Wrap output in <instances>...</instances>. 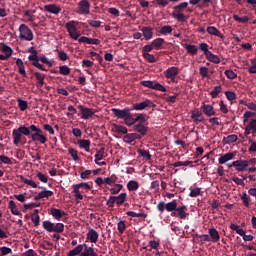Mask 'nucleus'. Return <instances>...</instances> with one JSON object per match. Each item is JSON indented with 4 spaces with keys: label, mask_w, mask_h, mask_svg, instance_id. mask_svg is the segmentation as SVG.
<instances>
[{
    "label": "nucleus",
    "mask_w": 256,
    "mask_h": 256,
    "mask_svg": "<svg viewBox=\"0 0 256 256\" xmlns=\"http://www.w3.org/2000/svg\"><path fill=\"white\" fill-rule=\"evenodd\" d=\"M156 209L158 212H160V214H163L165 211L172 212V217L178 218L180 220H185L187 217H189L187 206H177V201L175 200L168 203L160 201V203L156 205Z\"/></svg>",
    "instance_id": "nucleus-1"
},
{
    "label": "nucleus",
    "mask_w": 256,
    "mask_h": 256,
    "mask_svg": "<svg viewBox=\"0 0 256 256\" xmlns=\"http://www.w3.org/2000/svg\"><path fill=\"white\" fill-rule=\"evenodd\" d=\"M98 256L97 252H95V249L92 247L86 245L85 243L76 246L73 250H70L68 252V256Z\"/></svg>",
    "instance_id": "nucleus-2"
},
{
    "label": "nucleus",
    "mask_w": 256,
    "mask_h": 256,
    "mask_svg": "<svg viewBox=\"0 0 256 256\" xmlns=\"http://www.w3.org/2000/svg\"><path fill=\"white\" fill-rule=\"evenodd\" d=\"M187 7H189L188 2H182L178 5L173 6L174 11L172 12V18L177 20L178 22H186L189 19V16L184 15L182 12H184Z\"/></svg>",
    "instance_id": "nucleus-3"
},
{
    "label": "nucleus",
    "mask_w": 256,
    "mask_h": 256,
    "mask_svg": "<svg viewBox=\"0 0 256 256\" xmlns=\"http://www.w3.org/2000/svg\"><path fill=\"white\" fill-rule=\"evenodd\" d=\"M33 142H40V144L47 143V137L44 136V131L35 125H30V135H28Z\"/></svg>",
    "instance_id": "nucleus-4"
},
{
    "label": "nucleus",
    "mask_w": 256,
    "mask_h": 256,
    "mask_svg": "<svg viewBox=\"0 0 256 256\" xmlns=\"http://www.w3.org/2000/svg\"><path fill=\"white\" fill-rule=\"evenodd\" d=\"M22 135L28 137L30 135V127L21 126L13 130V144L16 146L22 141Z\"/></svg>",
    "instance_id": "nucleus-5"
},
{
    "label": "nucleus",
    "mask_w": 256,
    "mask_h": 256,
    "mask_svg": "<svg viewBox=\"0 0 256 256\" xmlns=\"http://www.w3.org/2000/svg\"><path fill=\"white\" fill-rule=\"evenodd\" d=\"M42 227L45 229V231H47L49 233L55 232L57 234H62L64 232V224L63 223L54 224L49 220H45L44 223H42Z\"/></svg>",
    "instance_id": "nucleus-6"
},
{
    "label": "nucleus",
    "mask_w": 256,
    "mask_h": 256,
    "mask_svg": "<svg viewBox=\"0 0 256 256\" xmlns=\"http://www.w3.org/2000/svg\"><path fill=\"white\" fill-rule=\"evenodd\" d=\"M18 32H20L19 38L21 41H33V32L27 25L21 24L18 28Z\"/></svg>",
    "instance_id": "nucleus-7"
},
{
    "label": "nucleus",
    "mask_w": 256,
    "mask_h": 256,
    "mask_svg": "<svg viewBox=\"0 0 256 256\" xmlns=\"http://www.w3.org/2000/svg\"><path fill=\"white\" fill-rule=\"evenodd\" d=\"M141 85L154 91L167 92V88L157 81L144 80L141 81Z\"/></svg>",
    "instance_id": "nucleus-8"
},
{
    "label": "nucleus",
    "mask_w": 256,
    "mask_h": 256,
    "mask_svg": "<svg viewBox=\"0 0 256 256\" xmlns=\"http://www.w3.org/2000/svg\"><path fill=\"white\" fill-rule=\"evenodd\" d=\"M156 107V104L153 103L150 99H146L144 100V102L141 103H136V104H132V110H136V111H142L146 108H150L153 109Z\"/></svg>",
    "instance_id": "nucleus-9"
},
{
    "label": "nucleus",
    "mask_w": 256,
    "mask_h": 256,
    "mask_svg": "<svg viewBox=\"0 0 256 256\" xmlns=\"http://www.w3.org/2000/svg\"><path fill=\"white\" fill-rule=\"evenodd\" d=\"M112 113L114 114L117 119H126V118H132L131 117V108H112Z\"/></svg>",
    "instance_id": "nucleus-10"
},
{
    "label": "nucleus",
    "mask_w": 256,
    "mask_h": 256,
    "mask_svg": "<svg viewBox=\"0 0 256 256\" xmlns=\"http://www.w3.org/2000/svg\"><path fill=\"white\" fill-rule=\"evenodd\" d=\"M79 112H81V119L88 120L91 119L96 111L93 108H87L82 105L78 106Z\"/></svg>",
    "instance_id": "nucleus-11"
},
{
    "label": "nucleus",
    "mask_w": 256,
    "mask_h": 256,
    "mask_svg": "<svg viewBox=\"0 0 256 256\" xmlns=\"http://www.w3.org/2000/svg\"><path fill=\"white\" fill-rule=\"evenodd\" d=\"M66 29H68L69 37L74 41L80 38V33L76 30V26H74V21H69L68 24H66Z\"/></svg>",
    "instance_id": "nucleus-12"
},
{
    "label": "nucleus",
    "mask_w": 256,
    "mask_h": 256,
    "mask_svg": "<svg viewBox=\"0 0 256 256\" xmlns=\"http://www.w3.org/2000/svg\"><path fill=\"white\" fill-rule=\"evenodd\" d=\"M79 15H88L90 14V2L88 0H81L79 1Z\"/></svg>",
    "instance_id": "nucleus-13"
},
{
    "label": "nucleus",
    "mask_w": 256,
    "mask_h": 256,
    "mask_svg": "<svg viewBox=\"0 0 256 256\" xmlns=\"http://www.w3.org/2000/svg\"><path fill=\"white\" fill-rule=\"evenodd\" d=\"M231 166L236 168L238 172H245L247 171L248 161L247 160H236L235 162L231 163Z\"/></svg>",
    "instance_id": "nucleus-14"
},
{
    "label": "nucleus",
    "mask_w": 256,
    "mask_h": 256,
    "mask_svg": "<svg viewBox=\"0 0 256 256\" xmlns=\"http://www.w3.org/2000/svg\"><path fill=\"white\" fill-rule=\"evenodd\" d=\"M40 58H42V57H39L38 54H32V55L28 56V61H32L33 67L37 68L38 70L46 71L44 68V65H42L38 62V59H40Z\"/></svg>",
    "instance_id": "nucleus-15"
},
{
    "label": "nucleus",
    "mask_w": 256,
    "mask_h": 256,
    "mask_svg": "<svg viewBox=\"0 0 256 256\" xmlns=\"http://www.w3.org/2000/svg\"><path fill=\"white\" fill-rule=\"evenodd\" d=\"M190 119H192L194 123H202L204 121V116L203 113L198 108H196L190 113Z\"/></svg>",
    "instance_id": "nucleus-16"
},
{
    "label": "nucleus",
    "mask_w": 256,
    "mask_h": 256,
    "mask_svg": "<svg viewBox=\"0 0 256 256\" xmlns=\"http://www.w3.org/2000/svg\"><path fill=\"white\" fill-rule=\"evenodd\" d=\"M164 74H165L166 79H171L172 82H175V78L178 75V68L175 66H172V67L166 69Z\"/></svg>",
    "instance_id": "nucleus-17"
},
{
    "label": "nucleus",
    "mask_w": 256,
    "mask_h": 256,
    "mask_svg": "<svg viewBox=\"0 0 256 256\" xmlns=\"http://www.w3.org/2000/svg\"><path fill=\"white\" fill-rule=\"evenodd\" d=\"M202 114L206 115L207 117L216 116V111H214V107L209 104H204L200 107Z\"/></svg>",
    "instance_id": "nucleus-18"
},
{
    "label": "nucleus",
    "mask_w": 256,
    "mask_h": 256,
    "mask_svg": "<svg viewBox=\"0 0 256 256\" xmlns=\"http://www.w3.org/2000/svg\"><path fill=\"white\" fill-rule=\"evenodd\" d=\"M144 136L141 134H137V133H129L126 134L123 138L124 143H132L135 140H141Z\"/></svg>",
    "instance_id": "nucleus-19"
},
{
    "label": "nucleus",
    "mask_w": 256,
    "mask_h": 256,
    "mask_svg": "<svg viewBox=\"0 0 256 256\" xmlns=\"http://www.w3.org/2000/svg\"><path fill=\"white\" fill-rule=\"evenodd\" d=\"M86 240L90 241V243H97L98 241V232L95 229H88V233H86Z\"/></svg>",
    "instance_id": "nucleus-20"
},
{
    "label": "nucleus",
    "mask_w": 256,
    "mask_h": 256,
    "mask_svg": "<svg viewBox=\"0 0 256 256\" xmlns=\"http://www.w3.org/2000/svg\"><path fill=\"white\" fill-rule=\"evenodd\" d=\"M50 215H52V217H54V219H56L57 221H61V218L66 216V212L61 209L50 208Z\"/></svg>",
    "instance_id": "nucleus-21"
},
{
    "label": "nucleus",
    "mask_w": 256,
    "mask_h": 256,
    "mask_svg": "<svg viewBox=\"0 0 256 256\" xmlns=\"http://www.w3.org/2000/svg\"><path fill=\"white\" fill-rule=\"evenodd\" d=\"M108 198L115 200L117 202V206L121 207L124 203H126L127 200V194L126 193H120L118 196H109Z\"/></svg>",
    "instance_id": "nucleus-22"
},
{
    "label": "nucleus",
    "mask_w": 256,
    "mask_h": 256,
    "mask_svg": "<svg viewBox=\"0 0 256 256\" xmlns=\"http://www.w3.org/2000/svg\"><path fill=\"white\" fill-rule=\"evenodd\" d=\"M206 32L209 35H212L214 37H218L221 39H225V35L221 34V32L219 31L218 28L214 27V26H209L206 28Z\"/></svg>",
    "instance_id": "nucleus-23"
},
{
    "label": "nucleus",
    "mask_w": 256,
    "mask_h": 256,
    "mask_svg": "<svg viewBox=\"0 0 256 256\" xmlns=\"http://www.w3.org/2000/svg\"><path fill=\"white\" fill-rule=\"evenodd\" d=\"M148 124H136L134 125V131L141 134V136H146L148 134L149 128Z\"/></svg>",
    "instance_id": "nucleus-24"
},
{
    "label": "nucleus",
    "mask_w": 256,
    "mask_h": 256,
    "mask_svg": "<svg viewBox=\"0 0 256 256\" xmlns=\"http://www.w3.org/2000/svg\"><path fill=\"white\" fill-rule=\"evenodd\" d=\"M142 37H144V40L149 41L153 39V28L146 26L142 27Z\"/></svg>",
    "instance_id": "nucleus-25"
},
{
    "label": "nucleus",
    "mask_w": 256,
    "mask_h": 256,
    "mask_svg": "<svg viewBox=\"0 0 256 256\" xmlns=\"http://www.w3.org/2000/svg\"><path fill=\"white\" fill-rule=\"evenodd\" d=\"M235 158V154L233 152H228L226 154L221 155L218 159V163L223 165L227 163L228 161H231Z\"/></svg>",
    "instance_id": "nucleus-26"
},
{
    "label": "nucleus",
    "mask_w": 256,
    "mask_h": 256,
    "mask_svg": "<svg viewBox=\"0 0 256 256\" xmlns=\"http://www.w3.org/2000/svg\"><path fill=\"white\" fill-rule=\"evenodd\" d=\"M79 43H86L88 45H99L100 40L96 38H88L86 36H82L81 38L77 39Z\"/></svg>",
    "instance_id": "nucleus-27"
},
{
    "label": "nucleus",
    "mask_w": 256,
    "mask_h": 256,
    "mask_svg": "<svg viewBox=\"0 0 256 256\" xmlns=\"http://www.w3.org/2000/svg\"><path fill=\"white\" fill-rule=\"evenodd\" d=\"M44 11H47L50 14L57 15L61 12V8L59 6H56V4H50L44 6Z\"/></svg>",
    "instance_id": "nucleus-28"
},
{
    "label": "nucleus",
    "mask_w": 256,
    "mask_h": 256,
    "mask_svg": "<svg viewBox=\"0 0 256 256\" xmlns=\"http://www.w3.org/2000/svg\"><path fill=\"white\" fill-rule=\"evenodd\" d=\"M163 44H165L164 38H156L153 40V42H151V44H149L147 46H153L154 49L160 50V49H163Z\"/></svg>",
    "instance_id": "nucleus-29"
},
{
    "label": "nucleus",
    "mask_w": 256,
    "mask_h": 256,
    "mask_svg": "<svg viewBox=\"0 0 256 256\" xmlns=\"http://www.w3.org/2000/svg\"><path fill=\"white\" fill-rule=\"evenodd\" d=\"M208 234L207 236H209L212 239V243H218L219 242V232L218 230H216L215 228H211L208 230Z\"/></svg>",
    "instance_id": "nucleus-30"
},
{
    "label": "nucleus",
    "mask_w": 256,
    "mask_h": 256,
    "mask_svg": "<svg viewBox=\"0 0 256 256\" xmlns=\"http://www.w3.org/2000/svg\"><path fill=\"white\" fill-rule=\"evenodd\" d=\"M118 179L119 178L115 174H112L106 178H103L105 185H108V186L120 185V184H115V183H117Z\"/></svg>",
    "instance_id": "nucleus-31"
},
{
    "label": "nucleus",
    "mask_w": 256,
    "mask_h": 256,
    "mask_svg": "<svg viewBox=\"0 0 256 256\" xmlns=\"http://www.w3.org/2000/svg\"><path fill=\"white\" fill-rule=\"evenodd\" d=\"M8 209H10V212L13 215H16V216L22 215V213H20V211H18V207H17V204L15 203V201H10L8 203Z\"/></svg>",
    "instance_id": "nucleus-32"
},
{
    "label": "nucleus",
    "mask_w": 256,
    "mask_h": 256,
    "mask_svg": "<svg viewBox=\"0 0 256 256\" xmlns=\"http://www.w3.org/2000/svg\"><path fill=\"white\" fill-rule=\"evenodd\" d=\"M79 149H84L86 152H90L91 142L90 140H78Z\"/></svg>",
    "instance_id": "nucleus-33"
},
{
    "label": "nucleus",
    "mask_w": 256,
    "mask_h": 256,
    "mask_svg": "<svg viewBox=\"0 0 256 256\" xmlns=\"http://www.w3.org/2000/svg\"><path fill=\"white\" fill-rule=\"evenodd\" d=\"M204 55L206 56V59L209 62H212L214 64H219L221 62L218 55H214L213 52L212 53H204Z\"/></svg>",
    "instance_id": "nucleus-34"
},
{
    "label": "nucleus",
    "mask_w": 256,
    "mask_h": 256,
    "mask_svg": "<svg viewBox=\"0 0 256 256\" xmlns=\"http://www.w3.org/2000/svg\"><path fill=\"white\" fill-rule=\"evenodd\" d=\"M33 76H35V79L37 80V87L40 88L44 86V79L45 75L39 72L33 73Z\"/></svg>",
    "instance_id": "nucleus-35"
},
{
    "label": "nucleus",
    "mask_w": 256,
    "mask_h": 256,
    "mask_svg": "<svg viewBox=\"0 0 256 256\" xmlns=\"http://www.w3.org/2000/svg\"><path fill=\"white\" fill-rule=\"evenodd\" d=\"M139 189V183L137 181L131 180L127 182V190L129 192H136Z\"/></svg>",
    "instance_id": "nucleus-36"
},
{
    "label": "nucleus",
    "mask_w": 256,
    "mask_h": 256,
    "mask_svg": "<svg viewBox=\"0 0 256 256\" xmlns=\"http://www.w3.org/2000/svg\"><path fill=\"white\" fill-rule=\"evenodd\" d=\"M197 164V163H199V160H196V161H185V162H183V161H178V162H175V163H173V167H175V168H178V167H188L189 165H192V164Z\"/></svg>",
    "instance_id": "nucleus-37"
},
{
    "label": "nucleus",
    "mask_w": 256,
    "mask_h": 256,
    "mask_svg": "<svg viewBox=\"0 0 256 256\" xmlns=\"http://www.w3.org/2000/svg\"><path fill=\"white\" fill-rule=\"evenodd\" d=\"M53 73H59L62 76H68L71 73V69L66 65L59 66V71H54Z\"/></svg>",
    "instance_id": "nucleus-38"
},
{
    "label": "nucleus",
    "mask_w": 256,
    "mask_h": 256,
    "mask_svg": "<svg viewBox=\"0 0 256 256\" xmlns=\"http://www.w3.org/2000/svg\"><path fill=\"white\" fill-rule=\"evenodd\" d=\"M38 189L44 190L37 194L38 197L50 198V197H52V195H54V192L45 190L44 186H40V187H38Z\"/></svg>",
    "instance_id": "nucleus-39"
},
{
    "label": "nucleus",
    "mask_w": 256,
    "mask_h": 256,
    "mask_svg": "<svg viewBox=\"0 0 256 256\" xmlns=\"http://www.w3.org/2000/svg\"><path fill=\"white\" fill-rule=\"evenodd\" d=\"M32 223L33 226L38 227L40 224V216H39V210L35 209L32 214Z\"/></svg>",
    "instance_id": "nucleus-40"
},
{
    "label": "nucleus",
    "mask_w": 256,
    "mask_h": 256,
    "mask_svg": "<svg viewBox=\"0 0 256 256\" xmlns=\"http://www.w3.org/2000/svg\"><path fill=\"white\" fill-rule=\"evenodd\" d=\"M80 188H84L88 191L91 190V186L86 182H81L79 184H74L73 185V191H80Z\"/></svg>",
    "instance_id": "nucleus-41"
},
{
    "label": "nucleus",
    "mask_w": 256,
    "mask_h": 256,
    "mask_svg": "<svg viewBox=\"0 0 256 256\" xmlns=\"http://www.w3.org/2000/svg\"><path fill=\"white\" fill-rule=\"evenodd\" d=\"M237 140L238 136H236L235 134H231L228 137L223 138V144H233L236 143Z\"/></svg>",
    "instance_id": "nucleus-42"
},
{
    "label": "nucleus",
    "mask_w": 256,
    "mask_h": 256,
    "mask_svg": "<svg viewBox=\"0 0 256 256\" xmlns=\"http://www.w3.org/2000/svg\"><path fill=\"white\" fill-rule=\"evenodd\" d=\"M125 215H127V217H132V218H146V217H148L147 214L136 213L134 211H127V212H125Z\"/></svg>",
    "instance_id": "nucleus-43"
},
{
    "label": "nucleus",
    "mask_w": 256,
    "mask_h": 256,
    "mask_svg": "<svg viewBox=\"0 0 256 256\" xmlns=\"http://www.w3.org/2000/svg\"><path fill=\"white\" fill-rule=\"evenodd\" d=\"M21 183H25L26 185L32 187V188H39L40 186L37 185L33 180H28L24 176H20Z\"/></svg>",
    "instance_id": "nucleus-44"
},
{
    "label": "nucleus",
    "mask_w": 256,
    "mask_h": 256,
    "mask_svg": "<svg viewBox=\"0 0 256 256\" xmlns=\"http://www.w3.org/2000/svg\"><path fill=\"white\" fill-rule=\"evenodd\" d=\"M240 199L245 207H250L251 199L250 196L247 195V192H243V194L240 196Z\"/></svg>",
    "instance_id": "nucleus-45"
},
{
    "label": "nucleus",
    "mask_w": 256,
    "mask_h": 256,
    "mask_svg": "<svg viewBox=\"0 0 256 256\" xmlns=\"http://www.w3.org/2000/svg\"><path fill=\"white\" fill-rule=\"evenodd\" d=\"M180 0H156V5L160 8H165L170 4V2L177 3Z\"/></svg>",
    "instance_id": "nucleus-46"
},
{
    "label": "nucleus",
    "mask_w": 256,
    "mask_h": 256,
    "mask_svg": "<svg viewBox=\"0 0 256 256\" xmlns=\"http://www.w3.org/2000/svg\"><path fill=\"white\" fill-rule=\"evenodd\" d=\"M185 50L190 55H197L198 48L195 45L185 44Z\"/></svg>",
    "instance_id": "nucleus-47"
},
{
    "label": "nucleus",
    "mask_w": 256,
    "mask_h": 256,
    "mask_svg": "<svg viewBox=\"0 0 256 256\" xmlns=\"http://www.w3.org/2000/svg\"><path fill=\"white\" fill-rule=\"evenodd\" d=\"M33 14H35V10L28 9V10H25V11H24V16H25L26 18H28V19H27L28 22H33V21H35V16H34Z\"/></svg>",
    "instance_id": "nucleus-48"
},
{
    "label": "nucleus",
    "mask_w": 256,
    "mask_h": 256,
    "mask_svg": "<svg viewBox=\"0 0 256 256\" xmlns=\"http://www.w3.org/2000/svg\"><path fill=\"white\" fill-rule=\"evenodd\" d=\"M221 91H222L221 86H214V88L209 93V95L212 97V99H216L218 97L219 93H221Z\"/></svg>",
    "instance_id": "nucleus-49"
},
{
    "label": "nucleus",
    "mask_w": 256,
    "mask_h": 256,
    "mask_svg": "<svg viewBox=\"0 0 256 256\" xmlns=\"http://www.w3.org/2000/svg\"><path fill=\"white\" fill-rule=\"evenodd\" d=\"M137 154H139V156H141L142 158L146 159V161L151 160V154H149V152L144 149H137Z\"/></svg>",
    "instance_id": "nucleus-50"
},
{
    "label": "nucleus",
    "mask_w": 256,
    "mask_h": 256,
    "mask_svg": "<svg viewBox=\"0 0 256 256\" xmlns=\"http://www.w3.org/2000/svg\"><path fill=\"white\" fill-rule=\"evenodd\" d=\"M0 51L8 55L13 54V50L10 48V46H7L5 43L0 44Z\"/></svg>",
    "instance_id": "nucleus-51"
},
{
    "label": "nucleus",
    "mask_w": 256,
    "mask_h": 256,
    "mask_svg": "<svg viewBox=\"0 0 256 256\" xmlns=\"http://www.w3.org/2000/svg\"><path fill=\"white\" fill-rule=\"evenodd\" d=\"M114 187L110 188V194L117 195L121 193V190L123 188L122 184H115Z\"/></svg>",
    "instance_id": "nucleus-52"
},
{
    "label": "nucleus",
    "mask_w": 256,
    "mask_h": 256,
    "mask_svg": "<svg viewBox=\"0 0 256 256\" xmlns=\"http://www.w3.org/2000/svg\"><path fill=\"white\" fill-rule=\"evenodd\" d=\"M133 120L139 122L137 125H148V123H146L147 119L143 114H137L136 118H133Z\"/></svg>",
    "instance_id": "nucleus-53"
},
{
    "label": "nucleus",
    "mask_w": 256,
    "mask_h": 256,
    "mask_svg": "<svg viewBox=\"0 0 256 256\" xmlns=\"http://www.w3.org/2000/svg\"><path fill=\"white\" fill-rule=\"evenodd\" d=\"M172 26L166 25V26H162L160 28V34L161 35H168V34H172Z\"/></svg>",
    "instance_id": "nucleus-54"
},
{
    "label": "nucleus",
    "mask_w": 256,
    "mask_h": 256,
    "mask_svg": "<svg viewBox=\"0 0 256 256\" xmlns=\"http://www.w3.org/2000/svg\"><path fill=\"white\" fill-rule=\"evenodd\" d=\"M56 52H57V57L59 58V60L68 61V59H69L68 53H66L64 51H60L58 49H56Z\"/></svg>",
    "instance_id": "nucleus-55"
},
{
    "label": "nucleus",
    "mask_w": 256,
    "mask_h": 256,
    "mask_svg": "<svg viewBox=\"0 0 256 256\" xmlns=\"http://www.w3.org/2000/svg\"><path fill=\"white\" fill-rule=\"evenodd\" d=\"M233 19L236 22H240L241 24H246L250 20V18H248V16L240 17L238 15H233Z\"/></svg>",
    "instance_id": "nucleus-56"
},
{
    "label": "nucleus",
    "mask_w": 256,
    "mask_h": 256,
    "mask_svg": "<svg viewBox=\"0 0 256 256\" xmlns=\"http://www.w3.org/2000/svg\"><path fill=\"white\" fill-rule=\"evenodd\" d=\"M142 57H144V59H146V61H148L149 63L156 62L155 55L149 54L147 52L142 53Z\"/></svg>",
    "instance_id": "nucleus-57"
},
{
    "label": "nucleus",
    "mask_w": 256,
    "mask_h": 256,
    "mask_svg": "<svg viewBox=\"0 0 256 256\" xmlns=\"http://www.w3.org/2000/svg\"><path fill=\"white\" fill-rule=\"evenodd\" d=\"M224 95L226 96V99H228L229 102H233L236 100V94L233 91H226L224 92Z\"/></svg>",
    "instance_id": "nucleus-58"
},
{
    "label": "nucleus",
    "mask_w": 256,
    "mask_h": 256,
    "mask_svg": "<svg viewBox=\"0 0 256 256\" xmlns=\"http://www.w3.org/2000/svg\"><path fill=\"white\" fill-rule=\"evenodd\" d=\"M28 103L25 100L18 99V108L20 109L21 112H24L27 110Z\"/></svg>",
    "instance_id": "nucleus-59"
},
{
    "label": "nucleus",
    "mask_w": 256,
    "mask_h": 256,
    "mask_svg": "<svg viewBox=\"0 0 256 256\" xmlns=\"http://www.w3.org/2000/svg\"><path fill=\"white\" fill-rule=\"evenodd\" d=\"M69 156L73 157L74 161L80 160V157H78V151L74 148H69L68 150Z\"/></svg>",
    "instance_id": "nucleus-60"
},
{
    "label": "nucleus",
    "mask_w": 256,
    "mask_h": 256,
    "mask_svg": "<svg viewBox=\"0 0 256 256\" xmlns=\"http://www.w3.org/2000/svg\"><path fill=\"white\" fill-rule=\"evenodd\" d=\"M245 129H253V135L256 134V118L250 120L248 125H246Z\"/></svg>",
    "instance_id": "nucleus-61"
},
{
    "label": "nucleus",
    "mask_w": 256,
    "mask_h": 256,
    "mask_svg": "<svg viewBox=\"0 0 256 256\" xmlns=\"http://www.w3.org/2000/svg\"><path fill=\"white\" fill-rule=\"evenodd\" d=\"M199 74H200V77H202L203 79L209 78V69L206 67H200Z\"/></svg>",
    "instance_id": "nucleus-62"
},
{
    "label": "nucleus",
    "mask_w": 256,
    "mask_h": 256,
    "mask_svg": "<svg viewBox=\"0 0 256 256\" xmlns=\"http://www.w3.org/2000/svg\"><path fill=\"white\" fill-rule=\"evenodd\" d=\"M209 45H207V43H200L199 44V50L202 51L204 54H208V53H213L211 51H209Z\"/></svg>",
    "instance_id": "nucleus-63"
},
{
    "label": "nucleus",
    "mask_w": 256,
    "mask_h": 256,
    "mask_svg": "<svg viewBox=\"0 0 256 256\" xmlns=\"http://www.w3.org/2000/svg\"><path fill=\"white\" fill-rule=\"evenodd\" d=\"M0 251H1L0 256H8V255H11L12 253L11 248H8L6 246L0 247Z\"/></svg>",
    "instance_id": "nucleus-64"
}]
</instances>
